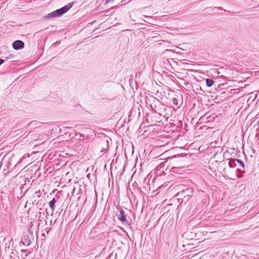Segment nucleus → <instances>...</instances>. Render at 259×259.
<instances>
[{
  "instance_id": "nucleus-20",
  "label": "nucleus",
  "mask_w": 259,
  "mask_h": 259,
  "mask_svg": "<svg viewBox=\"0 0 259 259\" xmlns=\"http://www.w3.org/2000/svg\"><path fill=\"white\" fill-rule=\"evenodd\" d=\"M242 175H237V177L239 179L241 178L242 177Z\"/></svg>"
},
{
  "instance_id": "nucleus-4",
  "label": "nucleus",
  "mask_w": 259,
  "mask_h": 259,
  "mask_svg": "<svg viewBox=\"0 0 259 259\" xmlns=\"http://www.w3.org/2000/svg\"><path fill=\"white\" fill-rule=\"evenodd\" d=\"M12 47L14 50H18L24 47V43L20 40H17L13 42Z\"/></svg>"
},
{
  "instance_id": "nucleus-25",
  "label": "nucleus",
  "mask_w": 259,
  "mask_h": 259,
  "mask_svg": "<svg viewBox=\"0 0 259 259\" xmlns=\"http://www.w3.org/2000/svg\"><path fill=\"white\" fill-rule=\"evenodd\" d=\"M56 191H57L56 189L54 190L53 191V193H55Z\"/></svg>"
},
{
  "instance_id": "nucleus-27",
  "label": "nucleus",
  "mask_w": 259,
  "mask_h": 259,
  "mask_svg": "<svg viewBox=\"0 0 259 259\" xmlns=\"http://www.w3.org/2000/svg\"><path fill=\"white\" fill-rule=\"evenodd\" d=\"M19 130L17 131V132H19ZM15 132H17V131H15Z\"/></svg>"
},
{
  "instance_id": "nucleus-15",
  "label": "nucleus",
  "mask_w": 259,
  "mask_h": 259,
  "mask_svg": "<svg viewBox=\"0 0 259 259\" xmlns=\"http://www.w3.org/2000/svg\"><path fill=\"white\" fill-rule=\"evenodd\" d=\"M150 107H151V109L152 110H153L155 112H157V111L156 110V105H154V106L152 104H151Z\"/></svg>"
},
{
  "instance_id": "nucleus-21",
  "label": "nucleus",
  "mask_w": 259,
  "mask_h": 259,
  "mask_svg": "<svg viewBox=\"0 0 259 259\" xmlns=\"http://www.w3.org/2000/svg\"><path fill=\"white\" fill-rule=\"evenodd\" d=\"M29 189H27V190H26V191H25V192H24V194H25V193H26V192H29Z\"/></svg>"
},
{
  "instance_id": "nucleus-10",
  "label": "nucleus",
  "mask_w": 259,
  "mask_h": 259,
  "mask_svg": "<svg viewBox=\"0 0 259 259\" xmlns=\"http://www.w3.org/2000/svg\"><path fill=\"white\" fill-rule=\"evenodd\" d=\"M206 84L208 87H210L214 83V81L212 79L207 78L206 79Z\"/></svg>"
},
{
  "instance_id": "nucleus-24",
  "label": "nucleus",
  "mask_w": 259,
  "mask_h": 259,
  "mask_svg": "<svg viewBox=\"0 0 259 259\" xmlns=\"http://www.w3.org/2000/svg\"><path fill=\"white\" fill-rule=\"evenodd\" d=\"M217 8L220 10H223V8L221 7H218Z\"/></svg>"
},
{
  "instance_id": "nucleus-7",
  "label": "nucleus",
  "mask_w": 259,
  "mask_h": 259,
  "mask_svg": "<svg viewBox=\"0 0 259 259\" xmlns=\"http://www.w3.org/2000/svg\"><path fill=\"white\" fill-rule=\"evenodd\" d=\"M81 186H80L79 187H75L72 191V194H73L74 193H76V194H82L83 192L82 191V190L80 188Z\"/></svg>"
},
{
  "instance_id": "nucleus-26",
  "label": "nucleus",
  "mask_w": 259,
  "mask_h": 259,
  "mask_svg": "<svg viewBox=\"0 0 259 259\" xmlns=\"http://www.w3.org/2000/svg\"><path fill=\"white\" fill-rule=\"evenodd\" d=\"M143 16H144V17H145V18H147L148 17V16H146V15H144Z\"/></svg>"
},
{
  "instance_id": "nucleus-2",
  "label": "nucleus",
  "mask_w": 259,
  "mask_h": 259,
  "mask_svg": "<svg viewBox=\"0 0 259 259\" xmlns=\"http://www.w3.org/2000/svg\"><path fill=\"white\" fill-rule=\"evenodd\" d=\"M178 189L180 190L176 194L181 193H185L186 194H191L193 193V189L190 187H188L184 185H179Z\"/></svg>"
},
{
  "instance_id": "nucleus-8",
  "label": "nucleus",
  "mask_w": 259,
  "mask_h": 259,
  "mask_svg": "<svg viewBox=\"0 0 259 259\" xmlns=\"http://www.w3.org/2000/svg\"><path fill=\"white\" fill-rule=\"evenodd\" d=\"M237 163L240 165L243 168L244 167V163L242 160L238 159H234V164H235V166H236Z\"/></svg>"
},
{
  "instance_id": "nucleus-12",
  "label": "nucleus",
  "mask_w": 259,
  "mask_h": 259,
  "mask_svg": "<svg viewBox=\"0 0 259 259\" xmlns=\"http://www.w3.org/2000/svg\"><path fill=\"white\" fill-rule=\"evenodd\" d=\"M21 251L25 253L24 256L25 257H27L28 254L30 253L28 250H21Z\"/></svg>"
},
{
  "instance_id": "nucleus-17",
  "label": "nucleus",
  "mask_w": 259,
  "mask_h": 259,
  "mask_svg": "<svg viewBox=\"0 0 259 259\" xmlns=\"http://www.w3.org/2000/svg\"><path fill=\"white\" fill-rule=\"evenodd\" d=\"M4 60L0 58V65H2L3 63H4Z\"/></svg>"
},
{
  "instance_id": "nucleus-14",
  "label": "nucleus",
  "mask_w": 259,
  "mask_h": 259,
  "mask_svg": "<svg viewBox=\"0 0 259 259\" xmlns=\"http://www.w3.org/2000/svg\"><path fill=\"white\" fill-rule=\"evenodd\" d=\"M31 243V241L29 239L27 240L26 239L25 240V242H23L24 244H26L27 246H29Z\"/></svg>"
},
{
  "instance_id": "nucleus-23",
  "label": "nucleus",
  "mask_w": 259,
  "mask_h": 259,
  "mask_svg": "<svg viewBox=\"0 0 259 259\" xmlns=\"http://www.w3.org/2000/svg\"><path fill=\"white\" fill-rule=\"evenodd\" d=\"M176 168V167H172V171H175V169Z\"/></svg>"
},
{
  "instance_id": "nucleus-6",
  "label": "nucleus",
  "mask_w": 259,
  "mask_h": 259,
  "mask_svg": "<svg viewBox=\"0 0 259 259\" xmlns=\"http://www.w3.org/2000/svg\"><path fill=\"white\" fill-rule=\"evenodd\" d=\"M12 188L13 191H10V193H13V194H19L23 192L22 189H24V187L16 185L14 188Z\"/></svg>"
},
{
  "instance_id": "nucleus-5",
  "label": "nucleus",
  "mask_w": 259,
  "mask_h": 259,
  "mask_svg": "<svg viewBox=\"0 0 259 259\" xmlns=\"http://www.w3.org/2000/svg\"><path fill=\"white\" fill-rule=\"evenodd\" d=\"M48 214L47 209L40 208L39 211L38 220L42 221V220L46 218Z\"/></svg>"
},
{
  "instance_id": "nucleus-19",
  "label": "nucleus",
  "mask_w": 259,
  "mask_h": 259,
  "mask_svg": "<svg viewBox=\"0 0 259 259\" xmlns=\"http://www.w3.org/2000/svg\"><path fill=\"white\" fill-rule=\"evenodd\" d=\"M113 0H106V3H109L111 1H113Z\"/></svg>"
},
{
  "instance_id": "nucleus-16",
  "label": "nucleus",
  "mask_w": 259,
  "mask_h": 259,
  "mask_svg": "<svg viewBox=\"0 0 259 259\" xmlns=\"http://www.w3.org/2000/svg\"><path fill=\"white\" fill-rule=\"evenodd\" d=\"M36 124H37V122H35V121H33L30 122L28 125H35Z\"/></svg>"
},
{
  "instance_id": "nucleus-13",
  "label": "nucleus",
  "mask_w": 259,
  "mask_h": 259,
  "mask_svg": "<svg viewBox=\"0 0 259 259\" xmlns=\"http://www.w3.org/2000/svg\"><path fill=\"white\" fill-rule=\"evenodd\" d=\"M172 103L174 105H178V100L175 98H174L172 99Z\"/></svg>"
},
{
  "instance_id": "nucleus-11",
  "label": "nucleus",
  "mask_w": 259,
  "mask_h": 259,
  "mask_svg": "<svg viewBox=\"0 0 259 259\" xmlns=\"http://www.w3.org/2000/svg\"><path fill=\"white\" fill-rule=\"evenodd\" d=\"M228 165H229V166L230 167V168H233L235 166H236L235 165V164H234V159H233L231 161H230L228 163Z\"/></svg>"
},
{
  "instance_id": "nucleus-18",
  "label": "nucleus",
  "mask_w": 259,
  "mask_h": 259,
  "mask_svg": "<svg viewBox=\"0 0 259 259\" xmlns=\"http://www.w3.org/2000/svg\"><path fill=\"white\" fill-rule=\"evenodd\" d=\"M205 115L202 116V117L200 118V120H203L204 119V118H205Z\"/></svg>"
},
{
  "instance_id": "nucleus-9",
  "label": "nucleus",
  "mask_w": 259,
  "mask_h": 259,
  "mask_svg": "<svg viewBox=\"0 0 259 259\" xmlns=\"http://www.w3.org/2000/svg\"><path fill=\"white\" fill-rule=\"evenodd\" d=\"M56 200L55 198H53L51 201L49 202V205L52 210V211H53L55 209V203L56 202Z\"/></svg>"
},
{
  "instance_id": "nucleus-3",
  "label": "nucleus",
  "mask_w": 259,
  "mask_h": 259,
  "mask_svg": "<svg viewBox=\"0 0 259 259\" xmlns=\"http://www.w3.org/2000/svg\"><path fill=\"white\" fill-rule=\"evenodd\" d=\"M116 215H117L118 219L119 221L123 223H125L127 224L128 221L127 220L126 218V216L125 214V212L122 209L120 210V211H118L116 213Z\"/></svg>"
},
{
  "instance_id": "nucleus-1",
  "label": "nucleus",
  "mask_w": 259,
  "mask_h": 259,
  "mask_svg": "<svg viewBox=\"0 0 259 259\" xmlns=\"http://www.w3.org/2000/svg\"><path fill=\"white\" fill-rule=\"evenodd\" d=\"M72 4H69L62 8L57 9L45 17V19H49L56 17H59L62 16L64 14L67 12L72 7Z\"/></svg>"
},
{
  "instance_id": "nucleus-22",
  "label": "nucleus",
  "mask_w": 259,
  "mask_h": 259,
  "mask_svg": "<svg viewBox=\"0 0 259 259\" xmlns=\"http://www.w3.org/2000/svg\"><path fill=\"white\" fill-rule=\"evenodd\" d=\"M163 165H164V164H163V165H162V163H161V164H160V165H159V166H160V168L161 167L163 166Z\"/></svg>"
}]
</instances>
